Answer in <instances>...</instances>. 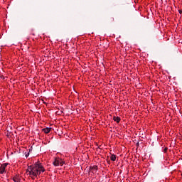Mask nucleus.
<instances>
[{
    "label": "nucleus",
    "mask_w": 182,
    "mask_h": 182,
    "mask_svg": "<svg viewBox=\"0 0 182 182\" xmlns=\"http://www.w3.org/2000/svg\"><path fill=\"white\" fill-rule=\"evenodd\" d=\"M27 173H28L33 180H35V177H38L41 173H45V168L42 166L41 161H38L33 165L28 166Z\"/></svg>",
    "instance_id": "obj_1"
},
{
    "label": "nucleus",
    "mask_w": 182,
    "mask_h": 182,
    "mask_svg": "<svg viewBox=\"0 0 182 182\" xmlns=\"http://www.w3.org/2000/svg\"><path fill=\"white\" fill-rule=\"evenodd\" d=\"M53 164L55 167H58L59 166H63V164H65V161L60 158H55Z\"/></svg>",
    "instance_id": "obj_2"
},
{
    "label": "nucleus",
    "mask_w": 182,
    "mask_h": 182,
    "mask_svg": "<svg viewBox=\"0 0 182 182\" xmlns=\"http://www.w3.org/2000/svg\"><path fill=\"white\" fill-rule=\"evenodd\" d=\"M97 170H99V167L97 165L90 166L89 167V172L92 173V174H96L97 173Z\"/></svg>",
    "instance_id": "obj_3"
},
{
    "label": "nucleus",
    "mask_w": 182,
    "mask_h": 182,
    "mask_svg": "<svg viewBox=\"0 0 182 182\" xmlns=\"http://www.w3.org/2000/svg\"><path fill=\"white\" fill-rule=\"evenodd\" d=\"M12 180L14 182H21V176H19L18 175H16L13 177Z\"/></svg>",
    "instance_id": "obj_4"
},
{
    "label": "nucleus",
    "mask_w": 182,
    "mask_h": 182,
    "mask_svg": "<svg viewBox=\"0 0 182 182\" xmlns=\"http://www.w3.org/2000/svg\"><path fill=\"white\" fill-rule=\"evenodd\" d=\"M50 130H52L51 127H46V128H43L42 129V132H44V133H46V134H48V133L50 132Z\"/></svg>",
    "instance_id": "obj_5"
},
{
    "label": "nucleus",
    "mask_w": 182,
    "mask_h": 182,
    "mask_svg": "<svg viewBox=\"0 0 182 182\" xmlns=\"http://www.w3.org/2000/svg\"><path fill=\"white\" fill-rule=\"evenodd\" d=\"M114 122H116L117 123H120V117H113Z\"/></svg>",
    "instance_id": "obj_6"
},
{
    "label": "nucleus",
    "mask_w": 182,
    "mask_h": 182,
    "mask_svg": "<svg viewBox=\"0 0 182 182\" xmlns=\"http://www.w3.org/2000/svg\"><path fill=\"white\" fill-rule=\"evenodd\" d=\"M5 173V168L3 166H0V174H4Z\"/></svg>",
    "instance_id": "obj_7"
},
{
    "label": "nucleus",
    "mask_w": 182,
    "mask_h": 182,
    "mask_svg": "<svg viewBox=\"0 0 182 182\" xmlns=\"http://www.w3.org/2000/svg\"><path fill=\"white\" fill-rule=\"evenodd\" d=\"M110 160H112V161H116V155L112 154L110 156Z\"/></svg>",
    "instance_id": "obj_8"
},
{
    "label": "nucleus",
    "mask_w": 182,
    "mask_h": 182,
    "mask_svg": "<svg viewBox=\"0 0 182 182\" xmlns=\"http://www.w3.org/2000/svg\"><path fill=\"white\" fill-rule=\"evenodd\" d=\"M9 164L8 163H4L3 164H1V166L4 168H6V166L9 165Z\"/></svg>",
    "instance_id": "obj_9"
},
{
    "label": "nucleus",
    "mask_w": 182,
    "mask_h": 182,
    "mask_svg": "<svg viewBox=\"0 0 182 182\" xmlns=\"http://www.w3.org/2000/svg\"><path fill=\"white\" fill-rule=\"evenodd\" d=\"M29 153H31V149H29V152H28L27 154L25 153V157L26 158L29 157Z\"/></svg>",
    "instance_id": "obj_10"
},
{
    "label": "nucleus",
    "mask_w": 182,
    "mask_h": 182,
    "mask_svg": "<svg viewBox=\"0 0 182 182\" xmlns=\"http://www.w3.org/2000/svg\"><path fill=\"white\" fill-rule=\"evenodd\" d=\"M167 150H168V148H165V149H164V153H166V152H167Z\"/></svg>",
    "instance_id": "obj_11"
},
{
    "label": "nucleus",
    "mask_w": 182,
    "mask_h": 182,
    "mask_svg": "<svg viewBox=\"0 0 182 182\" xmlns=\"http://www.w3.org/2000/svg\"><path fill=\"white\" fill-rule=\"evenodd\" d=\"M179 14H182V10H178Z\"/></svg>",
    "instance_id": "obj_12"
},
{
    "label": "nucleus",
    "mask_w": 182,
    "mask_h": 182,
    "mask_svg": "<svg viewBox=\"0 0 182 182\" xmlns=\"http://www.w3.org/2000/svg\"><path fill=\"white\" fill-rule=\"evenodd\" d=\"M114 21V18H112V21L113 22Z\"/></svg>",
    "instance_id": "obj_13"
},
{
    "label": "nucleus",
    "mask_w": 182,
    "mask_h": 182,
    "mask_svg": "<svg viewBox=\"0 0 182 182\" xmlns=\"http://www.w3.org/2000/svg\"><path fill=\"white\" fill-rule=\"evenodd\" d=\"M0 77H4V75H0Z\"/></svg>",
    "instance_id": "obj_14"
},
{
    "label": "nucleus",
    "mask_w": 182,
    "mask_h": 182,
    "mask_svg": "<svg viewBox=\"0 0 182 182\" xmlns=\"http://www.w3.org/2000/svg\"><path fill=\"white\" fill-rule=\"evenodd\" d=\"M60 113H63V111H60Z\"/></svg>",
    "instance_id": "obj_15"
},
{
    "label": "nucleus",
    "mask_w": 182,
    "mask_h": 182,
    "mask_svg": "<svg viewBox=\"0 0 182 182\" xmlns=\"http://www.w3.org/2000/svg\"><path fill=\"white\" fill-rule=\"evenodd\" d=\"M32 35H35V33H33Z\"/></svg>",
    "instance_id": "obj_16"
}]
</instances>
